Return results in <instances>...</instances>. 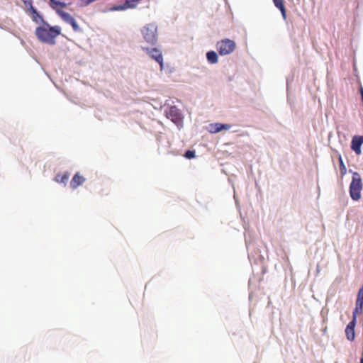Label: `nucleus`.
<instances>
[{
    "instance_id": "39448f33",
    "label": "nucleus",
    "mask_w": 363,
    "mask_h": 363,
    "mask_svg": "<svg viewBox=\"0 0 363 363\" xmlns=\"http://www.w3.org/2000/svg\"><path fill=\"white\" fill-rule=\"evenodd\" d=\"M143 49L146 51L151 58L160 64L161 69L163 68V57L160 50L157 48L149 49L143 48Z\"/></svg>"
},
{
    "instance_id": "2eb2a0df",
    "label": "nucleus",
    "mask_w": 363,
    "mask_h": 363,
    "mask_svg": "<svg viewBox=\"0 0 363 363\" xmlns=\"http://www.w3.org/2000/svg\"><path fill=\"white\" fill-rule=\"evenodd\" d=\"M206 57L208 61L211 64L218 62V55L214 51H210L206 53Z\"/></svg>"
},
{
    "instance_id": "aec40b11",
    "label": "nucleus",
    "mask_w": 363,
    "mask_h": 363,
    "mask_svg": "<svg viewBox=\"0 0 363 363\" xmlns=\"http://www.w3.org/2000/svg\"><path fill=\"white\" fill-rule=\"evenodd\" d=\"M357 299H360L361 301H363V285L362 287L358 291Z\"/></svg>"
},
{
    "instance_id": "7ed1b4c3",
    "label": "nucleus",
    "mask_w": 363,
    "mask_h": 363,
    "mask_svg": "<svg viewBox=\"0 0 363 363\" xmlns=\"http://www.w3.org/2000/svg\"><path fill=\"white\" fill-rule=\"evenodd\" d=\"M216 48L220 55H227L235 50L236 44L233 40L225 38L217 43Z\"/></svg>"
},
{
    "instance_id": "423d86ee",
    "label": "nucleus",
    "mask_w": 363,
    "mask_h": 363,
    "mask_svg": "<svg viewBox=\"0 0 363 363\" xmlns=\"http://www.w3.org/2000/svg\"><path fill=\"white\" fill-rule=\"evenodd\" d=\"M363 144V136L355 135L352 138L351 143V148L354 152L359 155L361 154V146Z\"/></svg>"
},
{
    "instance_id": "a211bd4d",
    "label": "nucleus",
    "mask_w": 363,
    "mask_h": 363,
    "mask_svg": "<svg viewBox=\"0 0 363 363\" xmlns=\"http://www.w3.org/2000/svg\"><path fill=\"white\" fill-rule=\"evenodd\" d=\"M185 157L188 159H192L195 157V152L192 150H187L184 155Z\"/></svg>"
},
{
    "instance_id": "4468645a",
    "label": "nucleus",
    "mask_w": 363,
    "mask_h": 363,
    "mask_svg": "<svg viewBox=\"0 0 363 363\" xmlns=\"http://www.w3.org/2000/svg\"><path fill=\"white\" fill-rule=\"evenodd\" d=\"M69 174L67 172H65L63 174H57L55 177V180L58 183L66 184L69 179Z\"/></svg>"
},
{
    "instance_id": "f03ea898",
    "label": "nucleus",
    "mask_w": 363,
    "mask_h": 363,
    "mask_svg": "<svg viewBox=\"0 0 363 363\" xmlns=\"http://www.w3.org/2000/svg\"><path fill=\"white\" fill-rule=\"evenodd\" d=\"M362 182L360 174L358 172H353L352 182L350 185V195L354 201H358L361 198Z\"/></svg>"
},
{
    "instance_id": "20e7f679",
    "label": "nucleus",
    "mask_w": 363,
    "mask_h": 363,
    "mask_svg": "<svg viewBox=\"0 0 363 363\" xmlns=\"http://www.w3.org/2000/svg\"><path fill=\"white\" fill-rule=\"evenodd\" d=\"M145 41L155 45L157 42V26L154 23H150L145 26L142 30Z\"/></svg>"
},
{
    "instance_id": "6ab92c4d",
    "label": "nucleus",
    "mask_w": 363,
    "mask_h": 363,
    "mask_svg": "<svg viewBox=\"0 0 363 363\" xmlns=\"http://www.w3.org/2000/svg\"><path fill=\"white\" fill-rule=\"evenodd\" d=\"M73 28V29L75 30V31H79V28L78 26V25L77 24L75 20L74 19L72 22H70V23Z\"/></svg>"
},
{
    "instance_id": "f3484780",
    "label": "nucleus",
    "mask_w": 363,
    "mask_h": 363,
    "mask_svg": "<svg viewBox=\"0 0 363 363\" xmlns=\"http://www.w3.org/2000/svg\"><path fill=\"white\" fill-rule=\"evenodd\" d=\"M338 160H339V163H340V169L341 174H342V175H345L347 172V169L343 162L342 156L340 155H339Z\"/></svg>"
},
{
    "instance_id": "1a4fd4ad",
    "label": "nucleus",
    "mask_w": 363,
    "mask_h": 363,
    "mask_svg": "<svg viewBox=\"0 0 363 363\" xmlns=\"http://www.w3.org/2000/svg\"><path fill=\"white\" fill-rule=\"evenodd\" d=\"M231 128V125L229 124H222V123H215L211 125L210 132L213 133H216L222 130H229Z\"/></svg>"
},
{
    "instance_id": "412c9836",
    "label": "nucleus",
    "mask_w": 363,
    "mask_h": 363,
    "mask_svg": "<svg viewBox=\"0 0 363 363\" xmlns=\"http://www.w3.org/2000/svg\"><path fill=\"white\" fill-rule=\"evenodd\" d=\"M91 3V0H82V5L86 6Z\"/></svg>"
},
{
    "instance_id": "f257e3e1",
    "label": "nucleus",
    "mask_w": 363,
    "mask_h": 363,
    "mask_svg": "<svg viewBox=\"0 0 363 363\" xmlns=\"http://www.w3.org/2000/svg\"><path fill=\"white\" fill-rule=\"evenodd\" d=\"M60 34V29L57 26L50 27L39 26L35 30V35L38 39L45 43L55 44V39Z\"/></svg>"
},
{
    "instance_id": "f8f14e48",
    "label": "nucleus",
    "mask_w": 363,
    "mask_h": 363,
    "mask_svg": "<svg viewBox=\"0 0 363 363\" xmlns=\"http://www.w3.org/2000/svg\"><path fill=\"white\" fill-rule=\"evenodd\" d=\"M363 312V301L360 299H357L355 308L353 311L352 318L354 319H357V317L362 314Z\"/></svg>"
},
{
    "instance_id": "9b49d317",
    "label": "nucleus",
    "mask_w": 363,
    "mask_h": 363,
    "mask_svg": "<svg viewBox=\"0 0 363 363\" xmlns=\"http://www.w3.org/2000/svg\"><path fill=\"white\" fill-rule=\"evenodd\" d=\"M50 6L56 10L57 12V10H60L59 8L62 9L66 7L67 5L70 4V2L66 3L62 0H50Z\"/></svg>"
},
{
    "instance_id": "dca6fc26",
    "label": "nucleus",
    "mask_w": 363,
    "mask_h": 363,
    "mask_svg": "<svg viewBox=\"0 0 363 363\" xmlns=\"http://www.w3.org/2000/svg\"><path fill=\"white\" fill-rule=\"evenodd\" d=\"M58 14L61 18L68 23H70L74 18L68 13H66L62 10H57Z\"/></svg>"
},
{
    "instance_id": "9d476101",
    "label": "nucleus",
    "mask_w": 363,
    "mask_h": 363,
    "mask_svg": "<svg viewBox=\"0 0 363 363\" xmlns=\"http://www.w3.org/2000/svg\"><path fill=\"white\" fill-rule=\"evenodd\" d=\"M85 181L84 178L79 173H77L70 182V186L72 189L77 188L79 185L82 184Z\"/></svg>"
},
{
    "instance_id": "6e6552de",
    "label": "nucleus",
    "mask_w": 363,
    "mask_h": 363,
    "mask_svg": "<svg viewBox=\"0 0 363 363\" xmlns=\"http://www.w3.org/2000/svg\"><path fill=\"white\" fill-rule=\"evenodd\" d=\"M167 116L174 123H178L182 120L181 114L175 106H172L169 108L167 112Z\"/></svg>"
},
{
    "instance_id": "4be33fe9",
    "label": "nucleus",
    "mask_w": 363,
    "mask_h": 363,
    "mask_svg": "<svg viewBox=\"0 0 363 363\" xmlns=\"http://www.w3.org/2000/svg\"><path fill=\"white\" fill-rule=\"evenodd\" d=\"M28 4H29V5H30V9H31L32 11H33V13H36V10L33 7L31 2H30V1H29V2H28Z\"/></svg>"
},
{
    "instance_id": "ddd939ff",
    "label": "nucleus",
    "mask_w": 363,
    "mask_h": 363,
    "mask_svg": "<svg viewBox=\"0 0 363 363\" xmlns=\"http://www.w3.org/2000/svg\"><path fill=\"white\" fill-rule=\"evenodd\" d=\"M273 2L277 8H278L283 16L284 19L286 18V10L284 6V3L283 0H273Z\"/></svg>"
},
{
    "instance_id": "5701e85b",
    "label": "nucleus",
    "mask_w": 363,
    "mask_h": 363,
    "mask_svg": "<svg viewBox=\"0 0 363 363\" xmlns=\"http://www.w3.org/2000/svg\"><path fill=\"white\" fill-rule=\"evenodd\" d=\"M360 363H363V354H362V358L360 359Z\"/></svg>"
},
{
    "instance_id": "0eeeda50",
    "label": "nucleus",
    "mask_w": 363,
    "mask_h": 363,
    "mask_svg": "<svg viewBox=\"0 0 363 363\" xmlns=\"http://www.w3.org/2000/svg\"><path fill=\"white\" fill-rule=\"evenodd\" d=\"M356 320L357 319H354V318H352V320L347 324L345 328L346 337L350 341L354 340L355 337L354 327L356 325Z\"/></svg>"
}]
</instances>
